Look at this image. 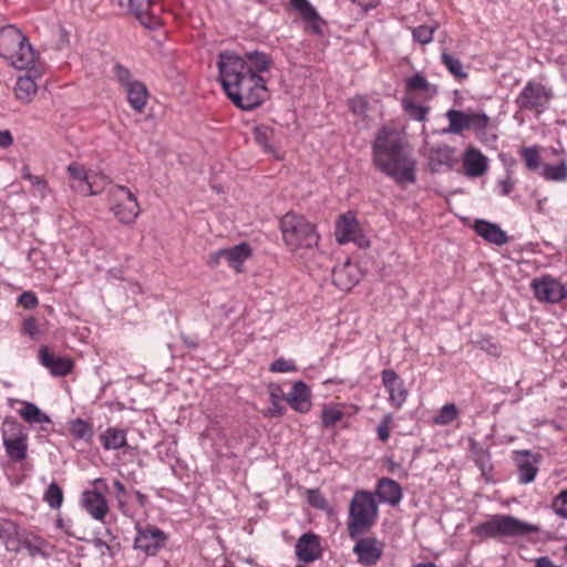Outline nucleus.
Wrapping results in <instances>:
<instances>
[{"label": "nucleus", "mask_w": 567, "mask_h": 567, "mask_svg": "<svg viewBox=\"0 0 567 567\" xmlns=\"http://www.w3.org/2000/svg\"><path fill=\"white\" fill-rule=\"evenodd\" d=\"M372 164L399 186L416 182V161L404 134L395 127L382 126L375 133Z\"/></svg>", "instance_id": "1"}, {"label": "nucleus", "mask_w": 567, "mask_h": 567, "mask_svg": "<svg viewBox=\"0 0 567 567\" xmlns=\"http://www.w3.org/2000/svg\"><path fill=\"white\" fill-rule=\"evenodd\" d=\"M220 84L235 106L243 111H252L269 99V91L264 76L247 75L217 65Z\"/></svg>", "instance_id": "2"}, {"label": "nucleus", "mask_w": 567, "mask_h": 567, "mask_svg": "<svg viewBox=\"0 0 567 567\" xmlns=\"http://www.w3.org/2000/svg\"><path fill=\"white\" fill-rule=\"evenodd\" d=\"M378 518V505L368 491H358L349 506L347 529L349 537L355 539L371 529Z\"/></svg>", "instance_id": "3"}, {"label": "nucleus", "mask_w": 567, "mask_h": 567, "mask_svg": "<svg viewBox=\"0 0 567 567\" xmlns=\"http://www.w3.org/2000/svg\"><path fill=\"white\" fill-rule=\"evenodd\" d=\"M0 54L19 70L32 66L35 61V53L28 39L13 25L0 31Z\"/></svg>", "instance_id": "4"}, {"label": "nucleus", "mask_w": 567, "mask_h": 567, "mask_svg": "<svg viewBox=\"0 0 567 567\" xmlns=\"http://www.w3.org/2000/svg\"><path fill=\"white\" fill-rule=\"evenodd\" d=\"M280 229L286 245L292 251L312 249L319 243V235L315 225L303 216L287 213L280 219Z\"/></svg>", "instance_id": "5"}, {"label": "nucleus", "mask_w": 567, "mask_h": 567, "mask_svg": "<svg viewBox=\"0 0 567 567\" xmlns=\"http://www.w3.org/2000/svg\"><path fill=\"white\" fill-rule=\"evenodd\" d=\"M538 532V527L509 515H495L477 525L473 533L485 538L524 536Z\"/></svg>", "instance_id": "6"}, {"label": "nucleus", "mask_w": 567, "mask_h": 567, "mask_svg": "<svg viewBox=\"0 0 567 567\" xmlns=\"http://www.w3.org/2000/svg\"><path fill=\"white\" fill-rule=\"evenodd\" d=\"M274 61L269 54L262 51L254 50L238 55L235 52L225 51L219 53L217 65L233 69L247 75L262 76V73L269 71Z\"/></svg>", "instance_id": "7"}, {"label": "nucleus", "mask_w": 567, "mask_h": 567, "mask_svg": "<svg viewBox=\"0 0 567 567\" xmlns=\"http://www.w3.org/2000/svg\"><path fill=\"white\" fill-rule=\"evenodd\" d=\"M1 431L8 457L13 462L23 461L28 451V434L23 425L13 419H6Z\"/></svg>", "instance_id": "8"}, {"label": "nucleus", "mask_w": 567, "mask_h": 567, "mask_svg": "<svg viewBox=\"0 0 567 567\" xmlns=\"http://www.w3.org/2000/svg\"><path fill=\"white\" fill-rule=\"evenodd\" d=\"M553 97V93L542 83L528 81L515 100L519 110L543 112Z\"/></svg>", "instance_id": "9"}, {"label": "nucleus", "mask_w": 567, "mask_h": 567, "mask_svg": "<svg viewBox=\"0 0 567 567\" xmlns=\"http://www.w3.org/2000/svg\"><path fill=\"white\" fill-rule=\"evenodd\" d=\"M111 194L116 203L111 207L113 214L123 224L135 221L141 209L135 195L125 186L116 185Z\"/></svg>", "instance_id": "10"}, {"label": "nucleus", "mask_w": 567, "mask_h": 567, "mask_svg": "<svg viewBox=\"0 0 567 567\" xmlns=\"http://www.w3.org/2000/svg\"><path fill=\"white\" fill-rule=\"evenodd\" d=\"M136 537L134 548L144 551L146 555L154 556L166 544V534L155 526H136Z\"/></svg>", "instance_id": "11"}, {"label": "nucleus", "mask_w": 567, "mask_h": 567, "mask_svg": "<svg viewBox=\"0 0 567 567\" xmlns=\"http://www.w3.org/2000/svg\"><path fill=\"white\" fill-rule=\"evenodd\" d=\"M336 238L340 244L353 241L360 248L370 246V241L362 233L355 217L349 213L341 215L336 226Z\"/></svg>", "instance_id": "12"}, {"label": "nucleus", "mask_w": 567, "mask_h": 567, "mask_svg": "<svg viewBox=\"0 0 567 567\" xmlns=\"http://www.w3.org/2000/svg\"><path fill=\"white\" fill-rule=\"evenodd\" d=\"M530 287L535 298L540 302L558 303L567 297V289L549 276L534 279Z\"/></svg>", "instance_id": "13"}, {"label": "nucleus", "mask_w": 567, "mask_h": 567, "mask_svg": "<svg viewBox=\"0 0 567 567\" xmlns=\"http://www.w3.org/2000/svg\"><path fill=\"white\" fill-rule=\"evenodd\" d=\"M353 553L358 563L363 567H373L383 555L384 544L375 537H358Z\"/></svg>", "instance_id": "14"}, {"label": "nucleus", "mask_w": 567, "mask_h": 567, "mask_svg": "<svg viewBox=\"0 0 567 567\" xmlns=\"http://www.w3.org/2000/svg\"><path fill=\"white\" fill-rule=\"evenodd\" d=\"M322 548L320 539L313 533H306L296 543L297 558L305 563H312L321 557Z\"/></svg>", "instance_id": "15"}, {"label": "nucleus", "mask_w": 567, "mask_h": 567, "mask_svg": "<svg viewBox=\"0 0 567 567\" xmlns=\"http://www.w3.org/2000/svg\"><path fill=\"white\" fill-rule=\"evenodd\" d=\"M382 383L389 392L390 402L400 408L406 400L408 391L404 386L403 380L398 375L394 370L386 369L382 373Z\"/></svg>", "instance_id": "16"}, {"label": "nucleus", "mask_w": 567, "mask_h": 567, "mask_svg": "<svg viewBox=\"0 0 567 567\" xmlns=\"http://www.w3.org/2000/svg\"><path fill=\"white\" fill-rule=\"evenodd\" d=\"M39 360L54 377L68 375L73 369V361L71 359L56 357L47 347L40 348Z\"/></svg>", "instance_id": "17"}, {"label": "nucleus", "mask_w": 567, "mask_h": 567, "mask_svg": "<svg viewBox=\"0 0 567 567\" xmlns=\"http://www.w3.org/2000/svg\"><path fill=\"white\" fill-rule=\"evenodd\" d=\"M284 399L297 412L306 413L311 408V391L301 380L296 381L289 393L284 394Z\"/></svg>", "instance_id": "18"}, {"label": "nucleus", "mask_w": 567, "mask_h": 567, "mask_svg": "<svg viewBox=\"0 0 567 567\" xmlns=\"http://www.w3.org/2000/svg\"><path fill=\"white\" fill-rule=\"evenodd\" d=\"M154 0H128V9L136 19L147 29H156L159 18L152 11Z\"/></svg>", "instance_id": "19"}, {"label": "nucleus", "mask_w": 567, "mask_h": 567, "mask_svg": "<svg viewBox=\"0 0 567 567\" xmlns=\"http://www.w3.org/2000/svg\"><path fill=\"white\" fill-rule=\"evenodd\" d=\"M455 162V150L442 144L433 146L429 151V165L432 172H441L452 168Z\"/></svg>", "instance_id": "20"}, {"label": "nucleus", "mask_w": 567, "mask_h": 567, "mask_svg": "<svg viewBox=\"0 0 567 567\" xmlns=\"http://www.w3.org/2000/svg\"><path fill=\"white\" fill-rule=\"evenodd\" d=\"M514 461L517 465L518 481L520 484H528L536 477L538 468L537 458L529 451H516Z\"/></svg>", "instance_id": "21"}, {"label": "nucleus", "mask_w": 567, "mask_h": 567, "mask_svg": "<svg viewBox=\"0 0 567 567\" xmlns=\"http://www.w3.org/2000/svg\"><path fill=\"white\" fill-rule=\"evenodd\" d=\"M82 505L94 519L104 522L109 505L102 493L95 489L85 491L82 495Z\"/></svg>", "instance_id": "22"}, {"label": "nucleus", "mask_w": 567, "mask_h": 567, "mask_svg": "<svg viewBox=\"0 0 567 567\" xmlns=\"http://www.w3.org/2000/svg\"><path fill=\"white\" fill-rule=\"evenodd\" d=\"M290 4L300 14L303 21L310 23L312 33H322V19L309 0H290Z\"/></svg>", "instance_id": "23"}, {"label": "nucleus", "mask_w": 567, "mask_h": 567, "mask_svg": "<svg viewBox=\"0 0 567 567\" xmlns=\"http://www.w3.org/2000/svg\"><path fill=\"white\" fill-rule=\"evenodd\" d=\"M375 493L380 502L391 506L398 505L402 499V488L400 484L392 478L383 477L379 480Z\"/></svg>", "instance_id": "24"}, {"label": "nucleus", "mask_w": 567, "mask_h": 567, "mask_svg": "<svg viewBox=\"0 0 567 567\" xmlns=\"http://www.w3.org/2000/svg\"><path fill=\"white\" fill-rule=\"evenodd\" d=\"M465 174L470 177H480L487 171V158L476 148L466 150L463 158Z\"/></svg>", "instance_id": "25"}, {"label": "nucleus", "mask_w": 567, "mask_h": 567, "mask_svg": "<svg viewBox=\"0 0 567 567\" xmlns=\"http://www.w3.org/2000/svg\"><path fill=\"white\" fill-rule=\"evenodd\" d=\"M474 229L482 238L486 241L492 243L497 246L505 245L508 241V237L504 230L496 224L489 223L487 220H476L474 225Z\"/></svg>", "instance_id": "26"}, {"label": "nucleus", "mask_w": 567, "mask_h": 567, "mask_svg": "<svg viewBox=\"0 0 567 567\" xmlns=\"http://www.w3.org/2000/svg\"><path fill=\"white\" fill-rule=\"evenodd\" d=\"M251 255V248L248 244L241 243L230 248L223 249L224 264L231 267L236 272L243 271V264Z\"/></svg>", "instance_id": "27"}, {"label": "nucleus", "mask_w": 567, "mask_h": 567, "mask_svg": "<svg viewBox=\"0 0 567 567\" xmlns=\"http://www.w3.org/2000/svg\"><path fill=\"white\" fill-rule=\"evenodd\" d=\"M127 101L133 110L142 112L148 100V90L144 83L136 81L125 89Z\"/></svg>", "instance_id": "28"}, {"label": "nucleus", "mask_w": 567, "mask_h": 567, "mask_svg": "<svg viewBox=\"0 0 567 567\" xmlns=\"http://www.w3.org/2000/svg\"><path fill=\"white\" fill-rule=\"evenodd\" d=\"M68 172L70 173L71 177L78 182V185H72L74 190L84 196L95 194V192L92 189L91 183L87 181V173L82 165L78 163H71L68 166Z\"/></svg>", "instance_id": "29"}, {"label": "nucleus", "mask_w": 567, "mask_h": 567, "mask_svg": "<svg viewBox=\"0 0 567 567\" xmlns=\"http://www.w3.org/2000/svg\"><path fill=\"white\" fill-rule=\"evenodd\" d=\"M100 440L105 450H118L126 446V433L117 427L106 429Z\"/></svg>", "instance_id": "30"}, {"label": "nucleus", "mask_w": 567, "mask_h": 567, "mask_svg": "<svg viewBox=\"0 0 567 567\" xmlns=\"http://www.w3.org/2000/svg\"><path fill=\"white\" fill-rule=\"evenodd\" d=\"M38 86L30 76H20L14 86L17 99L22 103H30L37 94Z\"/></svg>", "instance_id": "31"}, {"label": "nucleus", "mask_w": 567, "mask_h": 567, "mask_svg": "<svg viewBox=\"0 0 567 567\" xmlns=\"http://www.w3.org/2000/svg\"><path fill=\"white\" fill-rule=\"evenodd\" d=\"M254 140L256 143L262 147V150L268 154H274L278 157L277 151L274 145L270 143L274 138L275 131L272 127L267 125H258L254 127L252 131Z\"/></svg>", "instance_id": "32"}, {"label": "nucleus", "mask_w": 567, "mask_h": 567, "mask_svg": "<svg viewBox=\"0 0 567 567\" xmlns=\"http://www.w3.org/2000/svg\"><path fill=\"white\" fill-rule=\"evenodd\" d=\"M446 117L449 120L446 132L461 134L463 131L470 130L468 113L452 109L447 111Z\"/></svg>", "instance_id": "33"}, {"label": "nucleus", "mask_w": 567, "mask_h": 567, "mask_svg": "<svg viewBox=\"0 0 567 567\" xmlns=\"http://www.w3.org/2000/svg\"><path fill=\"white\" fill-rule=\"evenodd\" d=\"M19 414L23 420L30 424L50 423L51 419L48 414L42 412L34 403L24 402L23 406L19 410Z\"/></svg>", "instance_id": "34"}, {"label": "nucleus", "mask_w": 567, "mask_h": 567, "mask_svg": "<svg viewBox=\"0 0 567 567\" xmlns=\"http://www.w3.org/2000/svg\"><path fill=\"white\" fill-rule=\"evenodd\" d=\"M542 176L546 181L565 182L567 179V164L565 162L556 165L547 164L543 167Z\"/></svg>", "instance_id": "35"}, {"label": "nucleus", "mask_w": 567, "mask_h": 567, "mask_svg": "<svg viewBox=\"0 0 567 567\" xmlns=\"http://www.w3.org/2000/svg\"><path fill=\"white\" fill-rule=\"evenodd\" d=\"M441 61L449 70V72L453 74L456 79L462 80L467 78V73L464 71L463 64L460 61V59L455 58L454 55L450 54L446 51H443L441 54Z\"/></svg>", "instance_id": "36"}, {"label": "nucleus", "mask_w": 567, "mask_h": 567, "mask_svg": "<svg viewBox=\"0 0 567 567\" xmlns=\"http://www.w3.org/2000/svg\"><path fill=\"white\" fill-rule=\"evenodd\" d=\"M70 433L73 437L84 441H90L93 436L91 424L82 419H75L71 422Z\"/></svg>", "instance_id": "37"}, {"label": "nucleus", "mask_w": 567, "mask_h": 567, "mask_svg": "<svg viewBox=\"0 0 567 567\" xmlns=\"http://www.w3.org/2000/svg\"><path fill=\"white\" fill-rule=\"evenodd\" d=\"M43 499L53 509H58L61 507L63 503V491L56 482H52L48 486L43 495Z\"/></svg>", "instance_id": "38"}, {"label": "nucleus", "mask_w": 567, "mask_h": 567, "mask_svg": "<svg viewBox=\"0 0 567 567\" xmlns=\"http://www.w3.org/2000/svg\"><path fill=\"white\" fill-rule=\"evenodd\" d=\"M402 105L405 113L411 118L420 122L425 120L429 112V107L415 104L413 100L408 96L403 97Z\"/></svg>", "instance_id": "39"}, {"label": "nucleus", "mask_w": 567, "mask_h": 567, "mask_svg": "<svg viewBox=\"0 0 567 567\" xmlns=\"http://www.w3.org/2000/svg\"><path fill=\"white\" fill-rule=\"evenodd\" d=\"M457 416L458 411L456 405L454 403H447L441 408L433 422L437 425H447L457 419Z\"/></svg>", "instance_id": "40"}, {"label": "nucleus", "mask_w": 567, "mask_h": 567, "mask_svg": "<svg viewBox=\"0 0 567 567\" xmlns=\"http://www.w3.org/2000/svg\"><path fill=\"white\" fill-rule=\"evenodd\" d=\"M526 167L529 171H538L540 168V155L537 146L523 147L520 151Z\"/></svg>", "instance_id": "41"}, {"label": "nucleus", "mask_w": 567, "mask_h": 567, "mask_svg": "<svg viewBox=\"0 0 567 567\" xmlns=\"http://www.w3.org/2000/svg\"><path fill=\"white\" fill-rule=\"evenodd\" d=\"M343 412L333 406H324L321 413L322 424L326 427L333 426L343 417Z\"/></svg>", "instance_id": "42"}, {"label": "nucleus", "mask_w": 567, "mask_h": 567, "mask_svg": "<svg viewBox=\"0 0 567 567\" xmlns=\"http://www.w3.org/2000/svg\"><path fill=\"white\" fill-rule=\"evenodd\" d=\"M435 31V27L432 25H419L413 29L412 34L413 39L421 44H427L433 40V33Z\"/></svg>", "instance_id": "43"}, {"label": "nucleus", "mask_w": 567, "mask_h": 567, "mask_svg": "<svg viewBox=\"0 0 567 567\" xmlns=\"http://www.w3.org/2000/svg\"><path fill=\"white\" fill-rule=\"evenodd\" d=\"M113 73H114V76L117 80V82L124 89H126L127 86H130V84L137 81V80L133 79L131 71L120 63L115 64V66L113 69Z\"/></svg>", "instance_id": "44"}, {"label": "nucleus", "mask_w": 567, "mask_h": 567, "mask_svg": "<svg viewBox=\"0 0 567 567\" xmlns=\"http://www.w3.org/2000/svg\"><path fill=\"white\" fill-rule=\"evenodd\" d=\"M430 86L431 85L427 80L420 73H416L406 80V90L410 92L429 91Z\"/></svg>", "instance_id": "45"}, {"label": "nucleus", "mask_w": 567, "mask_h": 567, "mask_svg": "<svg viewBox=\"0 0 567 567\" xmlns=\"http://www.w3.org/2000/svg\"><path fill=\"white\" fill-rule=\"evenodd\" d=\"M489 122V117L485 113H468L470 128L484 131Z\"/></svg>", "instance_id": "46"}, {"label": "nucleus", "mask_w": 567, "mask_h": 567, "mask_svg": "<svg viewBox=\"0 0 567 567\" xmlns=\"http://www.w3.org/2000/svg\"><path fill=\"white\" fill-rule=\"evenodd\" d=\"M553 508L557 515L567 518V489L560 492L553 502Z\"/></svg>", "instance_id": "47"}, {"label": "nucleus", "mask_w": 567, "mask_h": 567, "mask_svg": "<svg viewBox=\"0 0 567 567\" xmlns=\"http://www.w3.org/2000/svg\"><path fill=\"white\" fill-rule=\"evenodd\" d=\"M269 370L271 372H293L297 371V367L293 363V361H288L284 358H279L270 364Z\"/></svg>", "instance_id": "48"}, {"label": "nucleus", "mask_w": 567, "mask_h": 567, "mask_svg": "<svg viewBox=\"0 0 567 567\" xmlns=\"http://www.w3.org/2000/svg\"><path fill=\"white\" fill-rule=\"evenodd\" d=\"M308 501L311 504V506L319 509H324L328 506L327 499L318 489L308 491Z\"/></svg>", "instance_id": "49"}, {"label": "nucleus", "mask_w": 567, "mask_h": 567, "mask_svg": "<svg viewBox=\"0 0 567 567\" xmlns=\"http://www.w3.org/2000/svg\"><path fill=\"white\" fill-rule=\"evenodd\" d=\"M391 421H392V415L391 414H386L382 419L381 423L377 427L378 437L382 442L388 441L389 437H390V423H391Z\"/></svg>", "instance_id": "50"}, {"label": "nucleus", "mask_w": 567, "mask_h": 567, "mask_svg": "<svg viewBox=\"0 0 567 567\" xmlns=\"http://www.w3.org/2000/svg\"><path fill=\"white\" fill-rule=\"evenodd\" d=\"M368 102L362 96L353 97L349 101V107L355 115H361L367 111Z\"/></svg>", "instance_id": "51"}, {"label": "nucleus", "mask_w": 567, "mask_h": 567, "mask_svg": "<svg viewBox=\"0 0 567 567\" xmlns=\"http://www.w3.org/2000/svg\"><path fill=\"white\" fill-rule=\"evenodd\" d=\"M18 301L25 309H33L38 305V298L31 291H24L21 293Z\"/></svg>", "instance_id": "52"}, {"label": "nucleus", "mask_w": 567, "mask_h": 567, "mask_svg": "<svg viewBox=\"0 0 567 567\" xmlns=\"http://www.w3.org/2000/svg\"><path fill=\"white\" fill-rule=\"evenodd\" d=\"M16 526L10 520H0V538L7 539L10 538L14 533Z\"/></svg>", "instance_id": "53"}, {"label": "nucleus", "mask_w": 567, "mask_h": 567, "mask_svg": "<svg viewBox=\"0 0 567 567\" xmlns=\"http://www.w3.org/2000/svg\"><path fill=\"white\" fill-rule=\"evenodd\" d=\"M23 332L31 338H34L38 333V323L34 318H28L23 322Z\"/></svg>", "instance_id": "54"}, {"label": "nucleus", "mask_w": 567, "mask_h": 567, "mask_svg": "<svg viewBox=\"0 0 567 567\" xmlns=\"http://www.w3.org/2000/svg\"><path fill=\"white\" fill-rule=\"evenodd\" d=\"M33 186H35L41 194V196H44L48 190V183L45 179H43L40 176L33 175L32 178L29 181Z\"/></svg>", "instance_id": "55"}, {"label": "nucleus", "mask_w": 567, "mask_h": 567, "mask_svg": "<svg viewBox=\"0 0 567 567\" xmlns=\"http://www.w3.org/2000/svg\"><path fill=\"white\" fill-rule=\"evenodd\" d=\"M286 412L284 405H281L277 400H274L271 406L269 408L268 415L271 417L282 416Z\"/></svg>", "instance_id": "56"}, {"label": "nucleus", "mask_w": 567, "mask_h": 567, "mask_svg": "<svg viewBox=\"0 0 567 567\" xmlns=\"http://www.w3.org/2000/svg\"><path fill=\"white\" fill-rule=\"evenodd\" d=\"M207 264L212 268L218 267L219 265L224 264L223 249H219L210 254Z\"/></svg>", "instance_id": "57"}, {"label": "nucleus", "mask_w": 567, "mask_h": 567, "mask_svg": "<svg viewBox=\"0 0 567 567\" xmlns=\"http://www.w3.org/2000/svg\"><path fill=\"white\" fill-rule=\"evenodd\" d=\"M13 143V137L8 130L0 131V148H8Z\"/></svg>", "instance_id": "58"}, {"label": "nucleus", "mask_w": 567, "mask_h": 567, "mask_svg": "<svg viewBox=\"0 0 567 567\" xmlns=\"http://www.w3.org/2000/svg\"><path fill=\"white\" fill-rule=\"evenodd\" d=\"M499 185L502 187L503 195H508L514 188V183L511 181V178L499 181Z\"/></svg>", "instance_id": "59"}, {"label": "nucleus", "mask_w": 567, "mask_h": 567, "mask_svg": "<svg viewBox=\"0 0 567 567\" xmlns=\"http://www.w3.org/2000/svg\"><path fill=\"white\" fill-rule=\"evenodd\" d=\"M114 488H115V492H116V497L120 501H121L122 497L126 496L127 491H126L125 486L120 481H115L114 482Z\"/></svg>", "instance_id": "60"}, {"label": "nucleus", "mask_w": 567, "mask_h": 567, "mask_svg": "<svg viewBox=\"0 0 567 567\" xmlns=\"http://www.w3.org/2000/svg\"><path fill=\"white\" fill-rule=\"evenodd\" d=\"M536 567H560L555 565L548 557H540L536 560Z\"/></svg>", "instance_id": "61"}, {"label": "nucleus", "mask_w": 567, "mask_h": 567, "mask_svg": "<svg viewBox=\"0 0 567 567\" xmlns=\"http://www.w3.org/2000/svg\"><path fill=\"white\" fill-rule=\"evenodd\" d=\"M488 458H489V454L487 452H483L482 454H480L476 457V463L480 465L483 473L485 471V465H486V462L488 461Z\"/></svg>", "instance_id": "62"}, {"label": "nucleus", "mask_w": 567, "mask_h": 567, "mask_svg": "<svg viewBox=\"0 0 567 567\" xmlns=\"http://www.w3.org/2000/svg\"><path fill=\"white\" fill-rule=\"evenodd\" d=\"M93 545L96 547V548H100V549H106L107 551L111 550V547L110 545H107V543L101 538H95L93 540Z\"/></svg>", "instance_id": "63"}, {"label": "nucleus", "mask_w": 567, "mask_h": 567, "mask_svg": "<svg viewBox=\"0 0 567 567\" xmlns=\"http://www.w3.org/2000/svg\"><path fill=\"white\" fill-rule=\"evenodd\" d=\"M344 265H346V266L343 267V269H340V270H338V271H336V270L333 271V277H334V279H333V280H334V282H336L337 285H341L340 280H341L342 272H343V270H344L346 268H348V267H349V265H351V264H350V262H347V264H344Z\"/></svg>", "instance_id": "64"}]
</instances>
